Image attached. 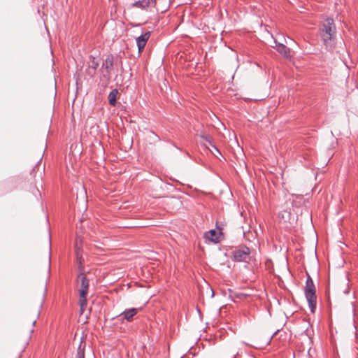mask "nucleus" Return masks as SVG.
<instances>
[{"mask_svg": "<svg viewBox=\"0 0 358 358\" xmlns=\"http://www.w3.org/2000/svg\"><path fill=\"white\" fill-rule=\"evenodd\" d=\"M320 31L324 45L327 50L331 51L334 48L336 38V28L333 18L325 19Z\"/></svg>", "mask_w": 358, "mask_h": 358, "instance_id": "1", "label": "nucleus"}, {"mask_svg": "<svg viewBox=\"0 0 358 358\" xmlns=\"http://www.w3.org/2000/svg\"><path fill=\"white\" fill-rule=\"evenodd\" d=\"M78 269L79 274L78 278L80 281L81 286V289L79 290V303L80 306V310L83 312V308L84 306H87V296L88 294L90 282L84 273L82 262L80 261L79 262Z\"/></svg>", "mask_w": 358, "mask_h": 358, "instance_id": "3", "label": "nucleus"}, {"mask_svg": "<svg viewBox=\"0 0 358 358\" xmlns=\"http://www.w3.org/2000/svg\"><path fill=\"white\" fill-rule=\"evenodd\" d=\"M352 305L353 315L355 316V304L353 303H352Z\"/></svg>", "mask_w": 358, "mask_h": 358, "instance_id": "21", "label": "nucleus"}, {"mask_svg": "<svg viewBox=\"0 0 358 358\" xmlns=\"http://www.w3.org/2000/svg\"><path fill=\"white\" fill-rule=\"evenodd\" d=\"M241 295H242V294H241ZM236 296H237L238 297H239V296H240V294H237Z\"/></svg>", "mask_w": 358, "mask_h": 358, "instance_id": "33", "label": "nucleus"}, {"mask_svg": "<svg viewBox=\"0 0 358 358\" xmlns=\"http://www.w3.org/2000/svg\"><path fill=\"white\" fill-rule=\"evenodd\" d=\"M96 70L89 69V67H87L86 73L90 78H94L96 74Z\"/></svg>", "mask_w": 358, "mask_h": 358, "instance_id": "18", "label": "nucleus"}, {"mask_svg": "<svg viewBox=\"0 0 358 358\" xmlns=\"http://www.w3.org/2000/svg\"><path fill=\"white\" fill-rule=\"evenodd\" d=\"M197 311L199 312V313H201L200 310L199 308H197Z\"/></svg>", "mask_w": 358, "mask_h": 358, "instance_id": "32", "label": "nucleus"}, {"mask_svg": "<svg viewBox=\"0 0 358 358\" xmlns=\"http://www.w3.org/2000/svg\"><path fill=\"white\" fill-rule=\"evenodd\" d=\"M289 38V40H291L293 43H295V41H293V40H292V38Z\"/></svg>", "mask_w": 358, "mask_h": 358, "instance_id": "29", "label": "nucleus"}, {"mask_svg": "<svg viewBox=\"0 0 358 358\" xmlns=\"http://www.w3.org/2000/svg\"><path fill=\"white\" fill-rule=\"evenodd\" d=\"M75 358H85V357H75Z\"/></svg>", "mask_w": 358, "mask_h": 358, "instance_id": "34", "label": "nucleus"}, {"mask_svg": "<svg viewBox=\"0 0 358 358\" xmlns=\"http://www.w3.org/2000/svg\"><path fill=\"white\" fill-rule=\"evenodd\" d=\"M40 315V311H38V314H37V317H38Z\"/></svg>", "mask_w": 358, "mask_h": 358, "instance_id": "31", "label": "nucleus"}, {"mask_svg": "<svg viewBox=\"0 0 358 358\" xmlns=\"http://www.w3.org/2000/svg\"><path fill=\"white\" fill-rule=\"evenodd\" d=\"M50 271V256H49V265H48V272Z\"/></svg>", "mask_w": 358, "mask_h": 358, "instance_id": "22", "label": "nucleus"}, {"mask_svg": "<svg viewBox=\"0 0 358 358\" xmlns=\"http://www.w3.org/2000/svg\"><path fill=\"white\" fill-rule=\"evenodd\" d=\"M350 292L349 288L348 287L345 291H344V294H348Z\"/></svg>", "mask_w": 358, "mask_h": 358, "instance_id": "24", "label": "nucleus"}, {"mask_svg": "<svg viewBox=\"0 0 358 358\" xmlns=\"http://www.w3.org/2000/svg\"><path fill=\"white\" fill-rule=\"evenodd\" d=\"M36 194H38L41 196V193L38 189H36L35 191V193H34L35 196H36Z\"/></svg>", "mask_w": 358, "mask_h": 358, "instance_id": "23", "label": "nucleus"}, {"mask_svg": "<svg viewBox=\"0 0 358 358\" xmlns=\"http://www.w3.org/2000/svg\"><path fill=\"white\" fill-rule=\"evenodd\" d=\"M307 279L304 287V294L308 303V307L312 313H315L317 306L316 288L313 280L310 274L306 272Z\"/></svg>", "mask_w": 358, "mask_h": 358, "instance_id": "2", "label": "nucleus"}, {"mask_svg": "<svg viewBox=\"0 0 358 358\" xmlns=\"http://www.w3.org/2000/svg\"><path fill=\"white\" fill-rule=\"evenodd\" d=\"M211 291H212V295H211V296H212V297H213V296H214V292H213V289H211Z\"/></svg>", "mask_w": 358, "mask_h": 358, "instance_id": "27", "label": "nucleus"}, {"mask_svg": "<svg viewBox=\"0 0 358 358\" xmlns=\"http://www.w3.org/2000/svg\"><path fill=\"white\" fill-rule=\"evenodd\" d=\"M89 59H90L89 62H88L89 69L96 70L99 66V62L96 61V58L92 55L90 56Z\"/></svg>", "mask_w": 358, "mask_h": 358, "instance_id": "15", "label": "nucleus"}, {"mask_svg": "<svg viewBox=\"0 0 358 358\" xmlns=\"http://www.w3.org/2000/svg\"><path fill=\"white\" fill-rule=\"evenodd\" d=\"M244 344H245V345L251 346L250 345H249V344H248V343H244Z\"/></svg>", "mask_w": 358, "mask_h": 358, "instance_id": "30", "label": "nucleus"}, {"mask_svg": "<svg viewBox=\"0 0 358 358\" xmlns=\"http://www.w3.org/2000/svg\"><path fill=\"white\" fill-rule=\"evenodd\" d=\"M150 35L151 32L148 31L144 33H142L141 35H140L136 38L138 51L139 54H141L143 51L146 45V43L150 37Z\"/></svg>", "mask_w": 358, "mask_h": 358, "instance_id": "6", "label": "nucleus"}, {"mask_svg": "<svg viewBox=\"0 0 358 358\" xmlns=\"http://www.w3.org/2000/svg\"><path fill=\"white\" fill-rule=\"evenodd\" d=\"M292 215L291 210H283L278 213V219L280 222L284 223H291Z\"/></svg>", "mask_w": 358, "mask_h": 358, "instance_id": "11", "label": "nucleus"}, {"mask_svg": "<svg viewBox=\"0 0 358 358\" xmlns=\"http://www.w3.org/2000/svg\"><path fill=\"white\" fill-rule=\"evenodd\" d=\"M273 48H275L278 52H279L282 57L286 59H291V50L289 48L285 45L283 43H278L277 45L272 46Z\"/></svg>", "mask_w": 358, "mask_h": 358, "instance_id": "9", "label": "nucleus"}, {"mask_svg": "<svg viewBox=\"0 0 358 358\" xmlns=\"http://www.w3.org/2000/svg\"><path fill=\"white\" fill-rule=\"evenodd\" d=\"M157 0H150V4H155Z\"/></svg>", "mask_w": 358, "mask_h": 358, "instance_id": "25", "label": "nucleus"}, {"mask_svg": "<svg viewBox=\"0 0 358 358\" xmlns=\"http://www.w3.org/2000/svg\"><path fill=\"white\" fill-rule=\"evenodd\" d=\"M280 331V329H277L270 337L269 340L267 341L266 345L269 344L270 341L273 338V337L278 334V332Z\"/></svg>", "mask_w": 358, "mask_h": 358, "instance_id": "20", "label": "nucleus"}, {"mask_svg": "<svg viewBox=\"0 0 358 358\" xmlns=\"http://www.w3.org/2000/svg\"><path fill=\"white\" fill-rule=\"evenodd\" d=\"M138 310L139 309L136 308L125 309L118 316H122V318L126 320L127 322H131L134 319V317L138 313Z\"/></svg>", "mask_w": 358, "mask_h": 358, "instance_id": "8", "label": "nucleus"}, {"mask_svg": "<svg viewBox=\"0 0 358 358\" xmlns=\"http://www.w3.org/2000/svg\"><path fill=\"white\" fill-rule=\"evenodd\" d=\"M114 57L113 55H108L102 63L101 69H105L106 73H103L102 78L109 81L110 79V72L113 69Z\"/></svg>", "mask_w": 358, "mask_h": 358, "instance_id": "4", "label": "nucleus"}, {"mask_svg": "<svg viewBox=\"0 0 358 358\" xmlns=\"http://www.w3.org/2000/svg\"><path fill=\"white\" fill-rule=\"evenodd\" d=\"M223 224L222 223H219L218 222H216L215 224V229L216 231H218L217 232L219 233V234H222V229H223Z\"/></svg>", "mask_w": 358, "mask_h": 358, "instance_id": "17", "label": "nucleus"}, {"mask_svg": "<svg viewBox=\"0 0 358 358\" xmlns=\"http://www.w3.org/2000/svg\"><path fill=\"white\" fill-rule=\"evenodd\" d=\"M150 5V0H138L136 1L133 4V7L145 9Z\"/></svg>", "mask_w": 358, "mask_h": 358, "instance_id": "13", "label": "nucleus"}, {"mask_svg": "<svg viewBox=\"0 0 358 358\" xmlns=\"http://www.w3.org/2000/svg\"><path fill=\"white\" fill-rule=\"evenodd\" d=\"M197 135L203 142L208 143V145H210L217 153L221 155V152L213 141L212 136L209 134L206 133L204 130H201L197 134Z\"/></svg>", "mask_w": 358, "mask_h": 358, "instance_id": "7", "label": "nucleus"}, {"mask_svg": "<svg viewBox=\"0 0 358 358\" xmlns=\"http://www.w3.org/2000/svg\"><path fill=\"white\" fill-rule=\"evenodd\" d=\"M150 133L153 136V141L154 142L160 141L159 136L157 134H156L154 131H150Z\"/></svg>", "mask_w": 358, "mask_h": 358, "instance_id": "19", "label": "nucleus"}, {"mask_svg": "<svg viewBox=\"0 0 358 358\" xmlns=\"http://www.w3.org/2000/svg\"><path fill=\"white\" fill-rule=\"evenodd\" d=\"M273 41H274L275 45H277L278 43H280L275 39H274Z\"/></svg>", "mask_w": 358, "mask_h": 358, "instance_id": "26", "label": "nucleus"}, {"mask_svg": "<svg viewBox=\"0 0 358 358\" xmlns=\"http://www.w3.org/2000/svg\"><path fill=\"white\" fill-rule=\"evenodd\" d=\"M250 253V248L247 246H243L233 252L232 260L237 262H246Z\"/></svg>", "mask_w": 358, "mask_h": 358, "instance_id": "5", "label": "nucleus"}, {"mask_svg": "<svg viewBox=\"0 0 358 358\" xmlns=\"http://www.w3.org/2000/svg\"><path fill=\"white\" fill-rule=\"evenodd\" d=\"M119 92L117 89H113L108 96V103L111 106H115L117 104V96Z\"/></svg>", "mask_w": 358, "mask_h": 358, "instance_id": "12", "label": "nucleus"}, {"mask_svg": "<svg viewBox=\"0 0 358 358\" xmlns=\"http://www.w3.org/2000/svg\"><path fill=\"white\" fill-rule=\"evenodd\" d=\"M221 234H219V233L217 232V231H216V229H210L206 232H205L204 234V238H206V240H208L209 241L212 242V243H217L220 242V236Z\"/></svg>", "mask_w": 358, "mask_h": 358, "instance_id": "10", "label": "nucleus"}, {"mask_svg": "<svg viewBox=\"0 0 358 358\" xmlns=\"http://www.w3.org/2000/svg\"><path fill=\"white\" fill-rule=\"evenodd\" d=\"M85 344L83 343V341H80L76 355V357H85Z\"/></svg>", "mask_w": 358, "mask_h": 358, "instance_id": "16", "label": "nucleus"}, {"mask_svg": "<svg viewBox=\"0 0 358 358\" xmlns=\"http://www.w3.org/2000/svg\"><path fill=\"white\" fill-rule=\"evenodd\" d=\"M36 322V320H34V321H33L32 324H33L34 326L35 325Z\"/></svg>", "mask_w": 358, "mask_h": 358, "instance_id": "28", "label": "nucleus"}, {"mask_svg": "<svg viewBox=\"0 0 358 358\" xmlns=\"http://www.w3.org/2000/svg\"><path fill=\"white\" fill-rule=\"evenodd\" d=\"M75 250H76V254L77 259H79V262L81 260L80 259L81 258L83 249L81 245V241L79 240V238H77L75 243Z\"/></svg>", "mask_w": 358, "mask_h": 358, "instance_id": "14", "label": "nucleus"}]
</instances>
